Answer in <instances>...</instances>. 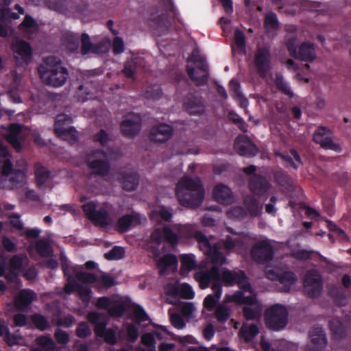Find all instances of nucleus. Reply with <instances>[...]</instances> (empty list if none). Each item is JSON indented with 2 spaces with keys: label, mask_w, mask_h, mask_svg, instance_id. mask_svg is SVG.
<instances>
[{
  "label": "nucleus",
  "mask_w": 351,
  "mask_h": 351,
  "mask_svg": "<svg viewBox=\"0 0 351 351\" xmlns=\"http://www.w3.org/2000/svg\"><path fill=\"white\" fill-rule=\"evenodd\" d=\"M245 215L246 212L243 210V209L239 206L233 207L228 212V217L233 219H242L244 216H245Z\"/></svg>",
  "instance_id": "680f3d73"
},
{
  "label": "nucleus",
  "mask_w": 351,
  "mask_h": 351,
  "mask_svg": "<svg viewBox=\"0 0 351 351\" xmlns=\"http://www.w3.org/2000/svg\"><path fill=\"white\" fill-rule=\"evenodd\" d=\"M195 309V308L192 303L186 302L182 304L181 311L185 317H190L193 315Z\"/></svg>",
  "instance_id": "0e129e2a"
},
{
  "label": "nucleus",
  "mask_w": 351,
  "mask_h": 351,
  "mask_svg": "<svg viewBox=\"0 0 351 351\" xmlns=\"http://www.w3.org/2000/svg\"><path fill=\"white\" fill-rule=\"evenodd\" d=\"M173 229L178 232V235L175 234L167 226L164 227L162 230L160 228H155L151 233L147 247L157 257L159 255L158 247L163 238L171 245L175 246L178 243L179 239H189L195 237L199 242L200 250L208 255L214 264L209 271L200 270L195 274V278L199 282L202 289L207 288L210 281L213 280L212 285L213 294L207 295L204 301V307L211 310L220 299L222 293L221 286L219 284V274L217 265H221L225 263L226 261V258L219 252L218 246L215 245L213 243H210L201 232H194L191 225L175 224L173 226Z\"/></svg>",
  "instance_id": "f257e3e1"
},
{
  "label": "nucleus",
  "mask_w": 351,
  "mask_h": 351,
  "mask_svg": "<svg viewBox=\"0 0 351 351\" xmlns=\"http://www.w3.org/2000/svg\"><path fill=\"white\" fill-rule=\"evenodd\" d=\"M255 63L261 75L265 76L271 69L270 55L267 49H259L255 56Z\"/></svg>",
  "instance_id": "4be33fe9"
},
{
  "label": "nucleus",
  "mask_w": 351,
  "mask_h": 351,
  "mask_svg": "<svg viewBox=\"0 0 351 351\" xmlns=\"http://www.w3.org/2000/svg\"><path fill=\"white\" fill-rule=\"evenodd\" d=\"M72 119L66 114H60L57 117L54 130L56 134L60 138L69 142L75 141L77 137V132L70 125Z\"/></svg>",
  "instance_id": "f8f14e48"
},
{
  "label": "nucleus",
  "mask_w": 351,
  "mask_h": 351,
  "mask_svg": "<svg viewBox=\"0 0 351 351\" xmlns=\"http://www.w3.org/2000/svg\"><path fill=\"white\" fill-rule=\"evenodd\" d=\"M265 25L269 32L276 29L278 27V23L276 14L273 13L268 14L265 17Z\"/></svg>",
  "instance_id": "09e8293b"
},
{
  "label": "nucleus",
  "mask_w": 351,
  "mask_h": 351,
  "mask_svg": "<svg viewBox=\"0 0 351 351\" xmlns=\"http://www.w3.org/2000/svg\"><path fill=\"white\" fill-rule=\"evenodd\" d=\"M37 252L42 256H49L51 254V243L48 239H40L36 244Z\"/></svg>",
  "instance_id": "37998d69"
},
{
  "label": "nucleus",
  "mask_w": 351,
  "mask_h": 351,
  "mask_svg": "<svg viewBox=\"0 0 351 351\" xmlns=\"http://www.w3.org/2000/svg\"><path fill=\"white\" fill-rule=\"evenodd\" d=\"M234 147L241 155L254 156L257 152L255 145L246 136H239L236 139Z\"/></svg>",
  "instance_id": "a878e982"
},
{
  "label": "nucleus",
  "mask_w": 351,
  "mask_h": 351,
  "mask_svg": "<svg viewBox=\"0 0 351 351\" xmlns=\"http://www.w3.org/2000/svg\"><path fill=\"white\" fill-rule=\"evenodd\" d=\"M124 328L127 332L128 340L131 342L135 341L138 337V329L135 324H125L124 325Z\"/></svg>",
  "instance_id": "6e6d98bb"
},
{
  "label": "nucleus",
  "mask_w": 351,
  "mask_h": 351,
  "mask_svg": "<svg viewBox=\"0 0 351 351\" xmlns=\"http://www.w3.org/2000/svg\"><path fill=\"white\" fill-rule=\"evenodd\" d=\"M280 156L289 162L294 168H297L298 165L301 164L300 157L295 151L291 152V156L280 155Z\"/></svg>",
  "instance_id": "bf43d9fd"
},
{
  "label": "nucleus",
  "mask_w": 351,
  "mask_h": 351,
  "mask_svg": "<svg viewBox=\"0 0 351 351\" xmlns=\"http://www.w3.org/2000/svg\"><path fill=\"white\" fill-rule=\"evenodd\" d=\"M32 319L35 326L41 330H45L49 326L46 319L41 315H34L32 316Z\"/></svg>",
  "instance_id": "052dcab7"
},
{
  "label": "nucleus",
  "mask_w": 351,
  "mask_h": 351,
  "mask_svg": "<svg viewBox=\"0 0 351 351\" xmlns=\"http://www.w3.org/2000/svg\"><path fill=\"white\" fill-rule=\"evenodd\" d=\"M230 88L232 91L234 93L235 97L238 99L240 105L243 108H245L247 106L248 101L245 99L241 92L239 90L240 86L237 80L233 79L230 82Z\"/></svg>",
  "instance_id": "79ce46f5"
},
{
  "label": "nucleus",
  "mask_w": 351,
  "mask_h": 351,
  "mask_svg": "<svg viewBox=\"0 0 351 351\" xmlns=\"http://www.w3.org/2000/svg\"><path fill=\"white\" fill-rule=\"evenodd\" d=\"M133 317L134 320L138 324L149 322L148 315L146 314L144 309L139 306H136L134 308Z\"/></svg>",
  "instance_id": "de8ad7c7"
},
{
  "label": "nucleus",
  "mask_w": 351,
  "mask_h": 351,
  "mask_svg": "<svg viewBox=\"0 0 351 351\" xmlns=\"http://www.w3.org/2000/svg\"><path fill=\"white\" fill-rule=\"evenodd\" d=\"M288 49L291 55L304 61L311 62L316 57L313 45L308 43L302 44L299 47L298 51L296 49L295 42L289 43Z\"/></svg>",
  "instance_id": "6ab92c4d"
},
{
  "label": "nucleus",
  "mask_w": 351,
  "mask_h": 351,
  "mask_svg": "<svg viewBox=\"0 0 351 351\" xmlns=\"http://www.w3.org/2000/svg\"><path fill=\"white\" fill-rule=\"evenodd\" d=\"M266 276L271 280H278L279 289L282 291H289L291 287L296 282V278L292 272L287 271L282 274H276L272 270H267Z\"/></svg>",
  "instance_id": "f3484780"
},
{
  "label": "nucleus",
  "mask_w": 351,
  "mask_h": 351,
  "mask_svg": "<svg viewBox=\"0 0 351 351\" xmlns=\"http://www.w3.org/2000/svg\"><path fill=\"white\" fill-rule=\"evenodd\" d=\"M176 194L180 205L195 208L202 204L204 197V189L198 178L184 176L177 184Z\"/></svg>",
  "instance_id": "20e7f679"
},
{
  "label": "nucleus",
  "mask_w": 351,
  "mask_h": 351,
  "mask_svg": "<svg viewBox=\"0 0 351 351\" xmlns=\"http://www.w3.org/2000/svg\"><path fill=\"white\" fill-rule=\"evenodd\" d=\"M248 241V236L244 234L233 233L230 237H227L223 243V247L226 250H235L240 253L242 246L247 243Z\"/></svg>",
  "instance_id": "5701e85b"
},
{
  "label": "nucleus",
  "mask_w": 351,
  "mask_h": 351,
  "mask_svg": "<svg viewBox=\"0 0 351 351\" xmlns=\"http://www.w3.org/2000/svg\"><path fill=\"white\" fill-rule=\"evenodd\" d=\"M146 221V218L136 213L131 215H126L119 219L118 221V228L120 231H125L129 228L142 223Z\"/></svg>",
  "instance_id": "c85d7f7f"
},
{
  "label": "nucleus",
  "mask_w": 351,
  "mask_h": 351,
  "mask_svg": "<svg viewBox=\"0 0 351 351\" xmlns=\"http://www.w3.org/2000/svg\"><path fill=\"white\" fill-rule=\"evenodd\" d=\"M38 72L44 84L54 87L62 86L68 77L67 70L60 60L53 56L45 58L38 66Z\"/></svg>",
  "instance_id": "423d86ee"
},
{
  "label": "nucleus",
  "mask_w": 351,
  "mask_h": 351,
  "mask_svg": "<svg viewBox=\"0 0 351 351\" xmlns=\"http://www.w3.org/2000/svg\"><path fill=\"white\" fill-rule=\"evenodd\" d=\"M275 82L278 88L281 90L284 93L289 95L290 97L293 96V93L289 86V85L284 82L283 77L280 74H276Z\"/></svg>",
  "instance_id": "3c124183"
},
{
  "label": "nucleus",
  "mask_w": 351,
  "mask_h": 351,
  "mask_svg": "<svg viewBox=\"0 0 351 351\" xmlns=\"http://www.w3.org/2000/svg\"><path fill=\"white\" fill-rule=\"evenodd\" d=\"M180 261L181 267L180 273L182 276H186L196 266V262L194 256L192 254H182L180 256Z\"/></svg>",
  "instance_id": "4c0bfd02"
},
{
  "label": "nucleus",
  "mask_w": 351,
  "mask_h": 351,
  "mask_svg": "<svg viewBox=\"0 0 351 351\" xmlns=\"http://www.w3.org/2000/svg\"><path fill=\"white\" fill-rule=\"evenodd\" d=\"M5 335V340L10 346L24 344V340L18 332L11 335L4 322H0V336Z\"/></svg>",
  "instance_id": "f704fd0d"
},
{
  "label": "nucleus",
  "mask_w": 351,
  "mask_h": 351,
  "mask_svg": "<svg viewBox=\"0 0 351 351\" xmlns=\"http://www.w3.org/2000/svg\"><path fill=\"white\" fill-rule=\"evenodd\" d=\"M208 66L198 50L193 52L188 60V73L197 84H204L208 77Z\"/></svg>",
  "instance_id": "0eeeda50"
},
{
  "label": "nucleus",
  "mask_w": 351,
  "mask_h": 351,
  "mask_svg": "<svg viewBox=\"0 0 351 351\" xmlns=\"http://www.w3.org/2000/svg\"><path fill=\"white\" fill-rule=\"evenodd\" d=\"M258 332L257 326L254 324H243L240 335L246 341H251Z\"/></svg>",
  "instance_id": "ea45409f"
},
{
  "label": "nucleus",
  "mask_w": 351,
  "mask_h": 351,
  "mask_svg": "<svg viewBox=\"0 0 351 351\" xmlns=\"http://www.w3.org/2000/svg\"><path fill=\"white\" fill-rule=\"evenodd\" d=\"M313 140L324 149L336 152H340L342 150L341 145L333 141L329 136V130L326 128H319L313 134Z\"/></svg>",
  "instance_id": "dca6fc26"
},
{
  "label": "nucleus",
  "mask_w": 351,
  "mask_h": 351,
  "mask_svg": "<svg viewBox=\"0 0 351 351\" xmlns=\"http://www.w3.org/2000/svg\"><path fill=\"white\" fill-rule=\"evenodd\" d=\"M107 207L108 206H105L97 210V203L93 201H89L82 206L85 215L97 225L102 227L112 223V219L106 211Z\"/></svg>",
  "instance_id": "9b49d317"
},
{
  "label": "nucleus",
  "mask_w": 351,
  "mask_h": 351,
  "mask_svg": "<svg viewBox=\"0 0 351 351\" xmlns=\"http://www.w3.org/2000/svg\"><path fill=\"white\" fill-rule=\"evenodd\" d=\"M172 216L171 212L163 206L154 208L150 213L151 220L156 224H160L161 220L169 221Z\"/></svg>",
  "instance_id": "c9c22d12"
},
{
  "label": "nucleus",
  "mask_w": 351,
  "mask_h": 351,
  "mask_svg": "<svg viewBox=\"0 0 351 351\" xmlns=\"http://www.w3.org/2000/svg\"><path fill=\"white\" fill-rule=\"evenodd\" d=\"M305 291L311 296H315L322 290V280L319 274L317 271L308 272L304 282Z\"/></svg>",
  "instance_id": "aec40b11"
},
{
  "label": "nucleus",
  "mask_w": 351,
  "mask_h": 351,
  "mask_svg": "<svg viewBox=\"0 0 351 351\" xmlns=\"http://www.w3.org/2000/svg\"><path fill=\"white\" fill-rule=\"evenodd\" d=\"M25 134L29 137L33 138L34 141L38 145H43L42 140L36 132L23 129L19 125L12 124L5 130V132L3 133V135L6 138L8 142L18 151L21 149L20 141L24 138Z\"/></svg>",
  "instance_id": "6e6552de"
},
{
  "label": "nucleus",
  "mask_w": 351,
  "mask_h": 351,
  "mask_svg": "<svg viewBox=\"0 0 351 351\" xmlns=\"http://www.w3.org/2000/svg\"><path fill=\"white\" fill-rule=\"evenodd\" d=\"M213 196L221 204H229L232 201V193L229 187L223 184H217L213 189Z\"/></svg>",
  "instance_id": "2f4dec72"
},
{
  "label": "nucleus",
  "mask_w": 351,
  "mask_h": 351,
  "mask_svg": "<svg viewBox=\"0 0 351 351\" xmlns=\"http://www.w3.org/2000/svg\"><path fill=\"white\" fill-rule=\"evenodd\" d=\"M116 178L123 189L127 191L134 190L138 184L137 175L130 171H120L116 175Z\"/></svg>",
  "instance_id": "b1692460"
},
{
  "label": "nucleus",
  "mask_w": 351,
  "mask_h": 351,
  "mask_svg": "<svg viewBox=\"0 0 351 351\" xmlns=\"http://www.w3.org/2000/svg\"><path fill=\"white\" fill-rule=\"evenodd\" d=\"M184 106L190 114H199L204 111L201 101L193 95H189L184 99Z\"/></svg>",
  "instance_id": "72a5a7b5"
},
{
  "label": "nucleus",
  "mask_w": 351,
  "mask_h": 351,
  "mask_svg": "<svg viewBox=\"0 0 351 351\" xmlns=\"http://www.w3.org/2000/svg\"><path fill=\"white\" fill-rule=\"evenodd\" d=\"M36 343L43 347L45 350H51L55 348V343L53 339L47 336H41L36 339Z\"/></svg>",
  "instance_id": "8fccbe9b"
},
{
  "label": "nucleus",
  "mask_w": 351,
  "mask_h": 351,
  "mask_svg": "<svg viewBox=\"0 0 351 351\" xmlns=\"http://www.w3.org/2000/svg\"><path fill=\"white\" fill-rule=\"evenodd\" d=\"M36 298V295L34 291L29 289L22 290L15 298L14 302L16 307L19 310H24Z\"/></svg>",
  "instance_id": "7c9ffc66"
},
{
  "label": "nucleus",
  "mask_w": 351,
  "mask_h": 351,
  "mask_svg": "<svg viewBox=\"0 0 351 351\" xmlns=\"http://www.w3.org/2000/svg\"><path fill=\"white\" fill-rule=\"evenodd\" d=\"M59 4L60 5L54 7L53 9L66 14H74L76 17H78L83 21L85 19V16L89 13L88 5L86 4L78 5L76 6L69 5V8L70 10H68L67 8H62L65 5L66 2L60 1Z\"/></svg>",
  "instance_id": "bb28decb"
},
{
  "label": "nucleus",
  "mask_w": 351,
  "mask_h": 351,
  "mask_svg": "<svg viewBox=\"0 0 351 351\" xmlns=\"http://www.w3.org/2000/svg\"><path fill=\"white\" fill-rule=\"evenodd\" d=\"M108 159L106 154L96 152L88 156V164L95 173L104 175L109 169Z\"/></svg>",
  "instance_id": "2eb2a0df"
},
{
  "label": "nucleus",
  "mask_w": 351,
  "mask_h": 351,
  "mask_svg": "<svg viewBox=\"0 0 351 351\" xmlns=\"http://www.w3.org/2000/svg\"><path fill=\"white\" fill-rule=\"evenodd\" d=\"M0 169L2 176L0 186L3 189H14L24 186L27 183L26 163L21 162V168L12 172L10 156L7 148L0 143Z\"/></svg>",
  "instance_id": "7ed1b4c3"
},
{
  "label": "nucleus",
  "mask_w": 351,
  "mask_h": 351,
  "mask_svg": "<svg viewBox=\"0 0 351 351\" xmlns=\"http://www.w3.org/2000/svg\"><path fill=\"white\" fill-rule=\"evenodd\" d=\"M141 342L145 346L149 348L150 351H156V338L154 333L147 332L142 335Z\"/></svg>",
  "instance_id": "49530a36"
},
{
  "label": "nucleus",
  "mask_w": 351,
  "mask_h": 351,
  "mask_svg": "<svg viewBox=\"0 0 351 351\" xmlns=\"http://www.w3.org/2000/svg\"><path fill=\"white\" fill-rule=\"evenodd\" d=\"M221 279L226 285L231 286L237 283L239 287V291L226 295V302L244 305L243 312L247 319H255L261 315V304L243 271L224 270Z\"/></svg>",
  "instance_id": "f03ea898"
},
{
  "label": "nucleus",
  "mask_w": 351,
  "mask_h": 351,
  "mask_svg": "<svg viewBox=\"0 0 351 351\" xmlns=\"http://www.w3.org/2000/svg\"><path fill=\"white\" fill-rule=\"evenodd\" d=\"M90 333V330L87 324H81L77 330V334L79 337H85Z\"/></svg>",
  "instance_id": "338daca9"
},
{
  "label": "nucleus",
  "mask_w": 351,
  "mask_h": 351,
  "mask_svg": "<svg viewBox=\"0 0 351 351\" xmlns=\"http://www.w3.org/2000/svg\"><path fill=\"white\" fill-rule=\"evenodd\" d=\"M62 267L65 275L68 276L65 291L70 293L76 290L81 298L85 302H88L90 299V290L88 285L96 281L95 276L90 273L82 271L81 267L77 266L69 267L65 261L62 262Z\"/></svg>",
  "instance_id": "39448f33"
},
{
  "label": "nucleus",
  "mask_w": 351,
  "mask_h": 351,
  "mask_svg": "<svg viewBox=\"0 0 351 351\" xmlns=\"http://www.w3.org/2000/svg\"><path fill=\"white\" fill-rule=\"evenodd\" d=\"M250 188L254 195L261 196L269 191L270 184L265 178L255 177L250 181Z\"/></svg>",
  "instance_id": "473e14b6"
},
{
  "label": "nucleus",
  "mask_w": 351,
  "mask_h": 351,
  "mask_svg": "<svg viewBox=\"0 0 351 351\" xmlns=\"http://www.w3.org/2000/svg\"><path fill=\"white\" fill-rule=\"evenodd\" d=\"M158 267L162 274L175 271L178 268V260L176 256L168 254L157 261Z\"/></svg>",
  "instance_id": "c756f323"
},
{
  "label": "nucleus",
  "mask_w": 351,
  "mask_h": 351,
  "mask_svg": "<svg viewBox=\"0 0 351 351\" xmlns=\"http://www.w3.org/2000/svg\"><path fill=\"white\" fill-rule=\"evenodd\" d=\"M311 338L315 350L318 351L322 348L325 347L327 341L325 335L321 328H317L315 331L311 333Z\"/></svg>",
  "instance_id": "58836bf2"
},
{
  "label": "nucleus",
  "mask_w": 351,
  "mask_h": 351,
  "mask_svg": "<svg viewBox=\"0 0 351 351\" xmlns=\"http://www.w3.org/2000/svg\"><path fill=\"white\" fill-rule=\"evenodd\" d=\"M82 41V53L86 54L93 50V46L90 40L89 36L87 34H83L81 36Z\"/></svg>",
  "instance_id": "4d7b16f0"
},
{
  "label": "nucleus",
  "mask_w": 351,
  "mask_h": 351,
  "mask_svg": "<svg viewBox=\"0 0 351 351\" xmlns=\"http://www.w3.org/2000/svg\"><path fill=\"white\" fill-rule=\"evenodd\" d=\"M152 332L154 335V337L156 339L158 340H163V339H167L169 336H172V337L174 336L172 334H171L165 327L163 326H158L156 327Z\"/></svg>",
  "instance_id": "13d9d810"
},
{
  "label": "nucleus",
  "mask_w": 351,
  "mask_h": 351,
  "mask_svg": "<svg viewBox=\"0 0 351 351\" xmlns=\"http://www.w3.org/2000/svg\"><path fill=\"white\" fill-rule=\"evenodd\" d=\"M228 303L225 298L223 304L218 306L215 310V317L219 322L227 320L230 315V309L226 306Z\"/></svg>",
  "instance_id": "c03bdc74"
},
{
  "label": "nucleus",
  "mask_w": 351,
  "mask_h": 351,
  "mask_svg": "<svg viewBox=\"0 0 351 351\" xmlns=\"http://www.w3.org/2000/svg\"><path fill=\"white\" fill-rule=\"evenodd\" d=\"M171 322L172 325L176 328L181 329L184 326L182 318L178 314L171 315Z\"/></svg>",
  "instance_id": "e2e57ef3"
},
{
  "label": "nucleus",
  "mask_w": 351,
  "mask_h": 351,
  "mask_svg": "<svg viewBox=\"0 0 351 351\" xmlns=\"http://www.w3.org/2000/svg\"><path fill=\"white\" fill-rule=\"evenodd\" d=\"M252 257L258 262H266L273 257V250L267 240H263L253 246Z\"/></svg>",
  "instance_id": "a211bd4d"
},
{
  "label": "nucleus",
  "mask_w": 351,
  "mask_h": 351,
  "mask_svg": "<svg viewBox=\"0 0 351 351\" xmlns=\"http://www.w3.org/2000/svg\"><path fill=\"white\" fill-rule=\"evenodd\" d=\"M26 258L20 257V256H14L10 261L11 268L13 270L14 275H19L21 271V269L23 265L25 263Z\"/></svg>",
  "instance_id": "864d4df0"
},
{
  "label": "nucleus",
  "mask_w": 351,
  "mask_h": 351,
  "mask_svg": "<svg viewBox=\"0 0 351 351\" xmlns=\"http://www.w3.org/2000/svg\"><path fill=\"white\" fill-rule=\"evenodd\" d=\"M12 49L18 64H27L30 62L32 49L28 43L16 39L12 45Z\"/></svg>",
  "instance_id": "4468645a"
},
{
  "label": "nucleus",
  "mask_w": 351,
  "mask_h": 351,
  "mask_svg": "<svg viewBox=\"0 0 351 351\" xmlns=\"http://www.w3.org/2000/svg\"><path fill=\"white\" fill-rule=\"evenodd\" d=\"M55 337L60 343L65 344L69 341V336L66 332L58 330L55 333Z\"/></svg>",
  "instance_id": "774afa93"
},
{
  "label": "nucleus",
  "mask_w": 351,
  "mask_h": 351,
  "mask_svg": "<svg viewBox=\"0 0 351 351\" xmlns=\"http://www.w3.org/2000/svg\"><path fill=\"white\" fill-rule=\"evenodd\" d=\"M288 313L282 305L275 304L268 308L265 313L267 326L275 330L283 329L287 323Z\"/></svg>",
  "instance_id": "1a4fd4ad"
},
{
  "label": "nucleus",
  "mask_w": 351,
  "mask_h": 351,
  "mask_svg": "<svg viewBox=\"0 0 351 351\" xmlns=\"http://www.w3.org/2000/svg\"><path fill=\"white\" fill-rule=\"evenodd\" d=\"M234 42L239 53H242L245 48V37L242 32L236 29L234 32Z\"/></svg>",
  "instance_id": "5fc2aeb1"
},
{
  "label": "nucleus",
  "mask_w": 351,
  "mask_h": 351,
  "mask_svg": "<svg viewBox=\"0 0 351 351\" xmlns=\"http://www.w3.org/2000/svg\"><path fill=\"white\" fill-rule=\"evenodd\" d=\"M173 134L172 128L167 124H160L154 127L151 131V139L156 142H165L169 139Z\"/></svg>",
  "instance_id": "cd10ccee"
},
{
  "label": "nucleus",
  "mask_w": 351,
  "mask_h": 351,
  "mask_svg": "<svg viewBox=\"0 0 351 351\" xmlns=\"http://www.w3.org/2000/svg\"><path fill=\"white\" fill-rule=\"evenodd\" d=\"M166 291L168 295L175 297L181 296L185 299H192L195 296L192 287L186 283L168 285Z\"/></svg>",
  "instance_id": "393cba45"
},
{
  "label": "nucleus",
  "mask_w": 351,
  "mask_h": 351,
  "mask_svg": "<svg viewBox=\"0 0 351 351\" xmlns=\"http://www.w3.org/2000/svg\"><path fill=\"white\" fill-rule=\"evenodd\" d=\"M125 254V250L121 247H114L109 252L105 254L108 260H118L121 258Z\"/></svg>",
  "instance_id": "603ef678"
},
{
  "label": "nucleus",
  "mask_w": 351,
  "mask_h": 351,
  "mask_svg": "<svg viewBox=\"0 0 351 351\" xmlns=\"http://www.w3.org/2000/svg\"><path fill=\"white\" fill-rule=\"evenodd\" d=\"M96 306L99 308L108 309L109 314L114 317L121 316L125 309L122 298L119 295L99 298Z\"/></svg>",
  "instance_id": "ddd939ff"
},
{
  "label": "nucleus",
  "mask_w": 351,
  "mask_h": 351,
  "mask_svg": "<svg viewBox=\"0 0 351 351\" xmlns=\"http://www.w3.org/2000/svg\"><path fill=\"white\" fill-rule=\"evenodd\" d=\"M35 176L36 181L38 186L47 184L49 182V172L40 165L36 166Z\"/></svg>",
  "instance_id": "a19ab883"
},
{
  "label": "nucleus",
  "mask_w": 351,
  "mask_h": 351,
  "mask_svg": "<svg viewBox=\"0 0 351 351\" xmlns=\"http://www.w3.org/2000/svg\"><path fill=\"white\" fill-rule=\"evenodd\" d=\"M21 30L27 34H31L37 29V25L33 19L26 16L22 23Z\"/></svg>",
  "instance_id": "a18cd8bd"
},
{
  "label": "nucleus",
  "mask_w": 351,
  "mask_h": 351,
  "mask_svg": "<svg viewBox=\"0 0 351 351\" xmlns=\"http://www.w3.org/2000/svg\"><path fill=\"white\" fill-rule=\"evenodd\" d=\"M113 50L115 53H121L124 50L123 41L119 37L114 38L113 40Z\"/></svg>",
  "instance_id": "69168bd1"
},
{
  "label": "nucleus",
  "mask_w": 351,
  "mask_h": 351,
  "mask_svg": "<svg viewBox=\"0 0 351 351\" xmlns=\"http://www.w3.org/2000/svg\"><path fill=\"white\" fill-rule=\"evenodd\" d=\"M140 123L141 118L138 114H130L124 118L121 130L125 135L134 136L140 131Z\"/></svg>",
  "instance_id": "412c9836"
},
{
  "label": "nucleus",
  "mask_w": 351,
  "mask_h": 351,
  "mask_svg": "<svg viewBox=\"0 0 351 351\" xmlns=\"http://www.w3.org/2000/svg\"><path fill=\"white\" fill-rule=\"evenodd\" d=\"M244 205L250 215L258 216L262 210V205L258 202L253 195H247L244 197Z\"/></svg>",
  "instance_id": "e433bc0d"
},
{
  "label": "nucleus",
  "mask_w": 351,
  "mask_h": 351,
  "mask_svg": "<svg viewBox=\"0 0 351 351\" xmlns=\"http://www.w3.org/2000/svg\"><path fill=\"white\" fill-rule=\"evenodd\" d=\"M90 322L95 324V331L97 336L104 338L106 342L114 344L117 342V329H106V317L97 313H92L88 315Z\"/></svg>",
  "instance_id": "9d476101"
}]
</instances>
